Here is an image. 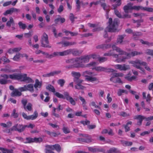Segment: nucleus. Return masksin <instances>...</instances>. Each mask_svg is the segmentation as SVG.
<instances>
[{"mask_svg": "<svg viewBox=\"0 0 153 153\" xmlns=\"http://www.w3.org/2000/svg\"><path fill=\"white\" fill-rule=\"evenodd\" d=\"M129 63L132 65V66L138 69H140L144 73V69L141 66L143 65L144 66L145 68L147 71L151 72V70L150 68L147 65V63L139 59H136L134 61H130Z\"/></svg>", "mask_w": 153, "mask_h": 153, "instance_id": "obj_1", "label": "nucleus"}, {"mask_svg": "<svg viewBox=\"0 0 153 153\" xmlns=\"http://www.w3.org/2000/svg\"><path fill=\"white\" fill-rule=\"evenodd\" d=\"M112 47L113 50L116 51L119 53V54L125 55L127 56L129 58H131V57L134 56L136 55L143 54L142 52H139L137 51H134L131 53H127L114 45H113Z\"/></svg>", "mask_w": 153, "mask_h": 153, "instance_id": "obj_2", "label": "nucleus"}, {"mask_svg": "<svg viewBox=\"0 0 153 153\" xmlns=\"http://www.w3.org/2000/svg\"><path fill=\"white\" fill-rule=\"evenodd\" d=\"M108 23L109 25L107 27L106 29L108 30V31L110 32H115L117 29V27L119 23V21L118 19H115L112 22V19L111 18H109L108 19Z\"/></svg>", "mask_w": 153, "mask_h": 153, "instance_id": "obj_3", "label": "nucleus"}, {"mask_svg": "<svg viewBox=\"0 0 153 153\" xmlns=\"http://www.w3.org/2000/svg\"><path fill=\"white\" fill-rule=\"evenodd\" d=\"M82 53L81 51L76 50L74 49H70L60 52V56H66L71 53L74 56H79Z\"/></svg>", "mask_w": 153, "mask_h": 153, "instance_id": "obj_4", "label": "nucleus"}, {"mask_svg": "<svg viewBox=\"0 0 153 153\" xmlns=\"http://www.w3.org/2000/svg\"><path fill=\"white\" fill-rule=\"evenodd\" d=\"M41 46L44 48H51V45L49 44L48 35L44 33L41 37Z\"/></svg>", "mask_w": 153, "mask_h": 153, "instance_id": "obj_5", "label": "nucleus"}, {"mask_svg": "<svg viewBox=\"0 0 153 153\" xmlns=\"http://www.w3.org/2000/svg\"><path fill=\"white\" fill-rule=\"evenodd\" d=\"M25 129V126L20 124H16L13 126L10 129L8 130V132H10V131H18L19 133L24 131Z\"/></svg>", "mask_w": 153, "mask_h": 153, "instance_id": "obj_6", "label": "nucleus"}, {"mask_svg": "<svg viewBox=\"0 0 153 153\" xmlns=\"http://www.w3.org/2000/svg\"><path fill=\"white\" fill-rule=\"evenodd\" d=\"M80 60L79 58H74L72 64V65L73 66L74 68H78L85 67L84 65L81 63Z\"/></svg>", "mask_w": 153, "mask_h": 153, "instance_id": "obj_7", "label": "nucleus"}, {"mask_svg": "<svg viewBox=\"0 0 153 153\" xmlns=\"http://www.w3.org/2000/svg\"><path fill=\"white\" fill-rule=\"evenodd\" d=\"M93 69H94L97 71H103L108 72H113L115 71L114 69L111 68H108L101 66L96 67Z\"/></svg>", "mask_w": 153, "mask_h": 153, "instance_id": "obj_8", "label": "nucleus"}, {"mask_svg": "<svg viewBox=\"0 0 153 153\" xmlns=\"http://www.w3.org/2000/svg\"><path fill=\"white\" fill-rule=\"evenodd\" d=\"M115 68L117 69L120 70V71H126L130 69V66L129 65H126L125 64L115 65Z\"/></svg>", "mask_w": 153, "mask_h": 153, "instance_id": "obj_9", "label": "nucleus"}, {"mask_svg": "<svg viewBox=\"0 0 153 153\" xmlns=\"http://www.w3.org/2000/svg\"><path fill=\"white\" fill-rule=\"evenodd\" d=\"M0 77L2 78L0 79V83L1 85H5L8 83L7 79L9 78V76L6 74H1Z\"/></svg>", "mask_w": 153, "mask_h": 153, "instance_id": "obj_10", "label": "nucleus"}, {"mask_svg": "<svg viewBox=\"0 0 153 153\" xmlns=\"http://www.w3.org/2000/svg\"><path fill=\"white\" fill-rule=\"evenodd\" d=\"M42 54L46 56L47 58H51L55 56H60V52H54L52 54L49 55L48 53L42 51Z\"/></svg>", "mask_w": 153, "mask_h": 153, "instance_id": "obj_11", "label": "nucleus"}, {"mask_svg": "<svg viewBox=\"0 0 153 153\" xmlns=\"http://www.w3.org/2000/svg\"><path fill=\"white\" fill-rule=\"evenodd\" d=\"M134 119H137L138 120L137 122V125L138 126H141L142 124V122L143 119H145V117L140 115L135 116L134 117Z\"/></svg>", "mask_w": 153, "mask_h": 153, "instance_id": "obj_12", "label": "nucleus"}, {"mask_svg": "<svg viewBox=\"0 0 153 153\" xmlns=\"http://www.w3.org/2000/svg\"><path fill=\"white\" fill-rule=\"evenodd\" d=\"M88 150L92 152H102L103 153L105 152V150L103 149H100L98 148L94 147H88Z\"/></svg>", "mask_w": 153, "mask_h": 153, "instance_id": "obj_13", "label": "nucleus"}, {"mask_svg": "<svg viewBox=\"0 0 153 153\" xmlns=\"http://www.w3.org/2000/svg\"><path fill=\"white\" fill-rule=\"evenodd\" d=\"M66 97L65 99L70 102V103L73 105H74L76 104V102L71 97L68 93H66L65 94Z\"/></svg>", "mask_w": 153, "mask_h": 153, "instance_id": "obj_14", "label": "nucleus"}, {"mask_svg": "<svg viewBox=\"0 0 153 153\" xmlns=\"http://www.w3.org/2000/svg\"><path fill=\"white\" fill-rule=\"evenodd\" d=\"M61 73V71L59 70L56 71H53L50 73L45 74H44L42 75L43 77H49L51 76H53L55 75H57L60 74Z\"/></svg>", "mask_w": 153, "mask_h": 153, "instance_id": "obj_15", "label": "nucleus"}, {"mask_svg": "<svg viewBox=\"0 0 153 153\" xmlns=\"http://www.w3.org/2000/svg\"><path fill=\"white\" fill-rule=\"evenodd\" d=\"M100 5L103 9L105 11L106 14L108 15V14L110 10L109 6H107L105 3L102 2H100Z\"/></svg>", "mask_w": 153, "mask_h": 153, "instance_id": "obj_16", "label": "nucleus"}, {"mask_svg": "<svg viewBox=\"0 0 153 153\" xmlns=\"http://www.w3.org/2000/svg\"><path fill=\"white\" fill-rule=\"evenodd\" d=\"M22 94L21 92H19L17 89H14L10 94L11 96L12 97L20 96Z\"/></svg>", "mask_w": 153, "mask_h": 153, "instance_id": "obj_17", "label": "nucleus"}, {"mask_svg": "<svg viewBox=\"0 0 153 153\" xmlns=\"http://www.w3.org/2000/svg\"><path fill=\"white\" fill-rule=\"evenodd\" d=\"M90 55H88L79 58L80 60V62L82 63H87L89 61V59L91 57Z\"/></svg>", "mask_w": 153, "mask_h": 153, "instance_id": "obj_18", "label": "nucleus"}, {"mask_svg": "<svg viewBox=\"0 0 153 153\" xmlns=\"http://www.w3.org/2000/svg\"><path fill=\"white\" fill-rule=\"evenodd\" d=\"M132 4L131 3L128 4L126 5L125 6L123 7V10L126 13H128L129 10H132Z\"/></svg>", "mask_w": 153, "mask_h": 153, "instance_id": "obj_19", "label": "nucleus"}, {"mask_svg": "<svg viewBox=\"0 0 153 153\" xmlns=\"http://www.w3.org/2000/svg\"><path fill=\"white\" fill-rule=\"evenodd\" d=\"M0 71H4L6 73H12L14 72L11 69L10 67V65L6 66L5 68H1Z\"/></svg>", "mask_w": 153, "mask_h": 153, "instance_id": "obj_20", "label": "nucleus"}, {"mask_svg": "<svg viewBox=\"0 0 153 153\" xmlns=\"http://www.w3.org/2000/svg\"><path fill=\"white\" fill-rule=\"evenodd\" d=\"M111 47V45L109 44H103L99 45L96 46L97 48H102L103 49H106L110 48Z\"/></svg>", "mask_w": 153, "mask_h": 153, "instance_id": "obj_21", "label": "nucleus"}, {"mask_svg": "<svg viewBox=\"0 0 153 153\" xmlns=\"http://www.w3.org/2000/svg\"><path fill=\"white\" fill-rule=\"evenodd\" d=\"M126 36L125 34L119 35L117 39V42L120 44H122L123 42V40Z\"/></svg>", "mask_w": 153, "mask_h": 153, "instance_id": "obj_22", "label": "nucleus"}, {"mask_svg": "<svg viewBox=\"0 0 153 153\" xmlns=\"http://www.w3.org/2000/svg\"><path fill=\"white\" fill-rule=\"evenodd\" d=\"M120 152V151L116 148L113 147L110 148L107 151V153H118Z\"/></svg>", "mask_w": 153, "mask_h": 153, "instance_id": "obj_23", "label": "nucleus"}, {"mask_svg": "<svg viewBox=\"0 0 153 153\" xmlns=\"http://www.w3.org/2000/svg\"><path fill=\"white\" fill-rule=\"evenodd\" d=\"M11 25L12 26H13L15 25V23L13 18L12 17H10L9 18V20L7 22L6 25L7 26L10 27Z\"/></svg>", "mask_w": 153, "mask_h": 153, "instance_id": "obj_24", "label": "nucleus"}, {"mask_svg": "<svg viewBox=\"0 0 153 153\" xmlns=\"http://www.w3.org/2000/svg\"><path fill=\"white\" fill-rule=\"evenodd\" d=\"M8 76L9 78L11 79L19 80V74L14 73Z\"/></svg>", "mask_w": 153, "mask_h": 153, "instance_id": "obj_25", "label": "nucleus"}, {"mask_svg": "<svg viewBox=\"0 0 153 153\" xmlns=\"http://www.w3.org/2000/svg\"><path fill=\"white\" fill-rule=\"evenodd\" d=\"M71 74L72 76L74 77V79H76L79 78L81 76L79 72L73 71L71 72Z\"/></svg>", "mask_w": 153, "mask_h": 153, "instance_id": "obj_26", "label": "nucleus"}, {"mask_svg": "<svg viewBox=\"0 0 153 153\" xmlns=\"http://www.w3.org/2000/svg\"><path fill=\"white\" fill-rule=\"evenodd\" d=\"M59 18H56L54 20V22L55 24H58L59 22H60L61 23H62L65 22V19L64 18H61L60 16H59Z\"/></svg>", "mask_w": 153, "mask_h": 153, "instance_id": "obj_27", "label": "nucleus"}, {"mask_svg": "<svg viewBox=\"0 0 153 153\" xmlns=\"http://www.w3.org/2000/svg\"><path fill=\"white\" fill-rule=\"evenodd\" d=\"M67 92H64L63 93V95L60 94L58 92H56L55 93V95L57 97L59 98H62L64 99H65L66 97L65 96V94L66 93H68Z\"/></svg>", "mask_w": 153, "mask_h": 153, "instance_id": "obj_28", "label": "nucleus"}, {"mask_svg": "<svg viewBox=\"0 0 153 153\" xmlns=\"http://www.w3.org/2000/svg\"><path fill=\"white\" fill-rule=\"evenodd\" d=\"M38 116V113L36 111L34 112L33 114L29 116L28 120H34L36 119Z\"/></svg>", "mask_w": 153, "mask_h": 153, "instance_id": "obj_29", "label": "nucleus"}, {"mask_svg": "<svg viewBox=\"0 0 153 153\" xmlns=\"http://www.w3.org/2000/svg\"><path fill=\"white\" fill-rule=\"evenodd\" d=\"M32 105L30 103H28L27 105L25 106V108H23L26 111H32L33 108L32 107Z\"/></svg>", "mask_w": 153, "mask_h": 153, "instance_id": "obj_30", "label": "nucleus"}, {"mask_svg": "<svg viewBox=\"0 0 153 153\" xmlns=\"http://www.w3.org/2000/svg\"><path fill=\"white\" fill-rule=\"evenodd\" d=\"M52 31L53 32L55 38H57L58 36H62V33H59L58 34H57L56 30L55 27L53 28Z\"/></svg>", "mask_w": 153, "mask_h": 153, "instance_id": "obj_31", "label": "nucleus"}, {"mask_svg": "<svg viewBox=\"0 0 153 153\" xmlns=\"http://www.w3.org/2000/svg\"><path fill=\"white\" fill-rule=\"evenodd\" d=\"M76 44V42H65L63 43L64 47H67L69 46L74 45Z\"/></svg>", "mask_w": 153, "mask_h": 153, "instance_id": "obj_32", "label": "nucleus"}, {"mask_svg": "<svg viewBox=\"0 0 153 153\" xmlns=\"http://www.w3.org/2000/svg\"><path fill=\"white\" fill-rule=\"evenodd\" d=\"M45 132L49 135L51 137H56L58 135L60 134V133L57 134L55 132H51L48 131H46Z\"/></svg>", "mask_w": 153, "mask_h": 153, "instance_id": "obj_33", "label": "nucleus"}, {"mask_svg": "<svg viewBox=\"0 0 153 153\" xmlns=\"http://www.w3.org/2000/svg\"><path fill=\"white\" fill-rule=\"evenodd\" d=\"M26 89L27 91L28 90L31 92H33L34 91L33 85L32 84H29L27 85H26Z\"/></svg>", "mask_w": 153, "mask_h": 153, "instance_id": "obj_34", "label": "nucleus"}, {"mask_svg": "<svg viewBox=\"0 0 153 153\" xmlns=\"http://www.w3.org/2000/svg\"><path fill=\"white\" fill-rule=\"evenodd\" d=\"M121 143L123 146H131L132 145V143L131 142L125 140H121Z\"/></svg>", "mask_w": 153, "mask_h": 153, "instance_id": "obj_35", "label": "nucleus"}, {"mask_svg": "<svg viewBox=\"0 0 153 153\" xmlns=\"http://www.w3.org/2000/svg\"><path fill=\"white\" fill-rule=\"evenodd\" d=\"M27 74H19V80H20L22 81H24L25 76Z\"/></svg>", "mask_w": 153, "mask_h": 153, "instance_id": "obj_36", "label": "nucleus"}, {"mask_svg": "<svg viewBox=\"0 0 153 153\" xmlns=\"http://www.w3.org/2000/svg\"><path fill=\"white\" fill-rule=\"evenodd\" d=\"M54 150H56L58 152H60L61 151V148L60 146L58 144H56L54 145Z\"/></svg>", "mask_w": 153, "mask_h": 153, "instance_id": "obj_37", "label": "nucleus"}, {"mask_svg": "<svg viewBox=\"0 0 153 153\" xmlns=\"http://www.w3.org/2000/svg\"><path fill=\"white\" fill-rule=\"evenodd\" d=\"M46 89L49 91H51L53 92H55V89L53 86L50 84L48 85L46 87Z\"/></svg>", "mask_w": 153, "mask_h": 153, "instance_id": "obj_38", "label": "nucleus"}, {"mask_svg": "<svg viewBox=\"0 0 153 153\" xmlns=\"http://www.w3.org/2000/svg\"><path fill=\"white\" fill-rule=\"evenodd\" d=\"M132 122L131 121H129L125 125H123L124 126V128L125 129V131L127 132L130 130V127L128 126V125L132 124Z\"/></svg>", "mask_w": 153, "mask_h": 153, "instance_id": "obj_39", "label": "nucleus"}, {"mask_svg": "<svg viewBox=\"0 0 153 153\" xmlns=\"http://www.w3.org/2000/svg\"><path fill=\"white\" fill-rule=\"evenodd\" d=\"M92 73L89 71H86L83 72L82 73V76H84L86 78H88V76H89L88 75H90L92 74Z\"/></svg>", "mask_w": 153, "mask_h": 153, "instance_id": "obj_40", "label": "nucleus"}, {"mask_svg": "<svg viewBox=\"0 0 153 153\" xmlns=\"http://www.w3.org/2000/svg\"><path fill=\"white\" fill-rule=\"evenodd\" d=\"M42 85V83L39 82V80L36 79L35 80V83L34 85L35 88H37V87L41 88Z\"/></svg>", "mask_w": 153, "mask_h": 153, "instance_id": "obj_41", "label": "nucleus"}, {"mask_svg": "<svg viewBox=\"0 0 153 153\" xmlns=\"http://www.w3.org/2000/svg\"><path fill=\"white\" fill-rule=\"evenodd\" d=\"M117 3L116 4H113L112 9H114L115 10H117L116 8L118 6H120L121 4V0H119L117 1Z\"/></svg>", "mask_w": 153, "mask_h": 153, "instance_id": "obj_42", "label": "nucleus"}, {"mask_svg": "<svg viewBox=\"0 0 153 153\" xmlns=\"http://www.w3.org/2000/svg\"><path fill=\"white\" fill-rule=\"evenodd\" d=\"M16 109H13L11 116L13 117L14 118H17L19 116V114L18 113H16Z\"/></svg>", "mask_w": 153, "mask_h": 153, "instance_id": "obj_43", "label": "nucleus"}, {"mask_svg": "<svg viewBox=\"0 0 153 153\" xmlns=\"http://www.w3.org/2000/svg\"><path fill=\"white\" fill-rule=\"evenodd\" d=\"M76 10L78 12L79 11L80 8V3L79 0H76Z\"/></svg>", "mask_w": 153, "mask_h": 153, "instance_id": "obj_44", "label": "nucleus"}, {"mask_svg": "<svg viewBox=\"0 0 153 153\" xmlns=\"http://www.w3.org/2000/svg\"><path fill=\"white\" fill-rule=\"evenodd\" d=\"M86 79L88 81H90L91 82L95 81L97 80V79L94 77H91L90 76H88V78H86Z\"/></svg>", "mask_w": 153, "mask_h": 153, "instance_id": "obj_45", "label": "nucleus"}, {"mask_svg": "<svg viewBox=\"0 0 153 153\" xmlns=\"http://www.w3.org/2000/svg\"><path fill=\"white\" fill-rule=\"evenodd\" d=\"M65 82V80L63 79H59L57 81L58 84L60 85L61 87H62L63 86Z\"/></svg>", "mask_w": 153, "mask_h": 153, "instance_id": "obj_46", "label": "nucleus"}, {"mask_svg": "<svg viewBox=\"0 0 153 153\" xmlns=\"http://www.w3.org/2000/svg\"><path fill=\"white\" fill-rule=\"evenodd\" d=\"M129 58L127 56H123L122 58H119L117 59V61L118 62H125L126 60L128 59Z\"/></svg>", "mask_w": 153, "mask_h": 153, "instance_id": "obj_47", "label": "nucleus"}, {"mask_svg": "<svg viewBox=\"0 0 153 153\" xmlns=\"http://www.w3.org/2000/svg\"><path fill=\"white\" fill-rule=\"evenodd\" d=\"M18 24L19 27L23 30H25L26 27V25L25 24L21 22H19Z\"/></svg>", "mask_w": 153, "mask_h": 153, "instance_id": "obj_48", "label": "nucleus"}, {"mask_svg": "<svg viewBox=\"0 0 153 153\" xmlns=\"http://www.w3.org/2000/svg\"><path fill=\"white\" fill-rule=\"evenodd\" d=\"M75 88L78 90H83L84 89L85 87L81 84H76L75 85Z\"/></svg>", "mask_w": 153, "mask_h": 153, "instance_id": "obj_49", "label": "nucleus"}, {"mask_svg": "<svg viewBox=\"0 0 153 153\" xmlns=\"http://www.w3.org/2000/svg\"><path fill=\"white\" fill-rule=\"evenodd\" d=\"M69 18L72 23H73L74 21V19H76L77 18L76 17L74 16L73 13H71L70 14Z\"/></svg>", "mask_w": 153, "mask_h": 153, "instance_id": "obj_50", "label": "nucleus"}, {"mask_svg": "<svg viewBox=\"0 0 153 153\" xmlns=\"http://www.w3.org/2000/svg\"><path fill=\"white\" fill-rule=\"evenodd\" d=\"M24 82H33V81L30 77H28L27 76H26L25 78L24 79Z\"/></svg>", "mask_w": 153, "mask_h": 153, "instance_id": "obj_51", "label": "nucleus"}, {"mask_svg": "<svg viewBox=\"0 0 153 153\" xmlns=\"http://www.w3.org/2000/svg\"><path fill=\"white\" fill-rule=\"evenodd\" d=\"M13 13V11L12 8L10 9L7 10L4 13H3V15L4 16H7L8 14H11Z\"/></svg>", "mask_w": 153, "mask_h": 153, "instance_id": "obj_52", "label": "nucleus"}, {"mask_svg": "<svg viewBox=\"0 0 153 153\" xmlns=\"http://www.w3.org/2000/svg\"><path fill=\"white\" fill-rule=\"evenodd\" d=\"M119 115L124 117H129L130 116L129 114H127L126 113L123 111L120 112Z\"/></svg>", "mask_w": 153, "mask_h": 153, "instance_id": "obj_53", "label": "nucleus"}, {"mask_svg": "<svg viewBox=\"0 0 153 153\" xmlns=\"http://www.w3.org/2000/svg\"><path fill=\"white\" fill-rule=\"evenodd\" d=\"M33 142L40 143L42 141V139L41 138L35 137L33 138Z\"/></svg>", "mask_w": 153, "mask_h": 153, "instance_id": "obj_54", "label": "nucleus"}, {"mask_svg": "<svg viewBox=\"0 0 153 153\" xmlns=\"http://www.w3.org/2000/svg\"><path fill=\"white\" fill-rule=\"evenodd\" d=\"M62 130L63 132L65 134H68L70 132L69 128L67 127H65L64 126L62 128Z\"/></svg>", "mask_w": 153, "mask_h": 153, "instance_id": "obj_55", "label": "nucleus"}, {"mask_svg": "<svg viewBox=\"0 0 153 153\" xmlns=\"http://www.w3.org/2000/svg\"><path fill=\"white\" fill-rule=\"evenodd\" d=\"M146 53L148 55L151 56L153 55V50L147 49L146 50Z\"/></svg>", "mask_w": 153, "mask_h": 153, "instance_id": "obj_56", "label": "nucleus"}, {"mask_svg": "<svg viewBox=\"0 0 153 153\" xmlns=\"http://www.w3.org/2000/svg\"><path fill=\"white\" fill-rule=\"evenodd\" d=\"M20 55H21V54H20L19 53H17L13 58V60L14 61H17V60L20 58Z\"/></svg>", "mask_w": 153, "mask_h": 153, "instance_id": "obj_57", "label": "nucleus"}, {"mask_svg": "<svg viewBox=\"0 0 153 153\" xmlns=\"http://www.w3.org/2000/svg\"><path fill=\"white\" fill-rule=\"evenodd\" d=\"M1 58L2 61L4 62V63H9L10 62V60L5 56H2Z\"/></svg>", "mask_w": 153, "mask_h": 153, "instance_id": "obj_58", "label": "nucleus"}, {"mask_svg": "<svg viewBox=\"0 0 153 153\" xmlns=\"http://www.w3.org/2000/svg\"><path fill=\"white\" fill-rule=\"evenodd\" d=\"M26 141L25 142H24L25 143H31L33 142V138H30V137H27L26 138Z\"/></svg>", "mask_w": 153, "mask_h": 153, "instance_id": "obj_59", "label": "nucleus"}, {"mask_svg": "<svg viewBox=\"0 0 153 153\" xmlns=\"http://www.w3.org/2000/svg\"><path fill=\"white\" fill-rule=\"evenodd\" d=\"M143 7L140 6H132V10H139L140 9L143 10Z\"/></svg>", "mask_w": 153, "mask_h": 153, "instance_id": "obj_60", "label": "nucleus"}, {"mask_svg": "<svg viewBox=\"0 0 153 153\" xmlns=\"http://www.w3.org/2000/svg\"><path fill=\"white\" fill-rule=\"evenodd\" d=\"M80 122L84 126L89 125L90 123V121L87 120H86L85 121H81Z\"/></svg>", "mask_w": 153, "mask_h": 153, "instance_id": "obj_61", "label": "nucleus"}, {"mask_svg": "<svg viewBox=\"0 0 153 153\" xmlns=\"http://www.w3.org/2000/svg\"><path fill=\"white\" fill-rule=\"evenodd\" d=\"M46 148L51 150H54V145H46L45 146Z\"/></svg>", "mask_w": 153, "mask_h": 153, "instance_id": "obj_62", "label": "nucleus"}, {"mask_svg": "<svg viewBox=\"0 0 153 153\" xmlns=\"http://www.w3.org/2000/svg\"><path fill=\"white\" fill-rule=\"evenodd\" d=\"M143 10H144L147 11L149 12H153V8H151L143 7Z\"/></svg>", "mask_w": 153, "mask_h": 153, "instance_id": "obj_63", "label": "nucleus"}, {"mask_svg": "<svg viewBox=\"0 0 153 153\" xmlns=\"http://www.w3.org/2000/svg\"><path fill=\"white\" fill-rule=\"evenodd\" d=\"M115 14L119 18H122V15L117 10H114Z\"/></svg>", "mask_w": 153, "mask_h": 153, "instance_id": "obj_64", "label": "nucleus"}]
</instances>
